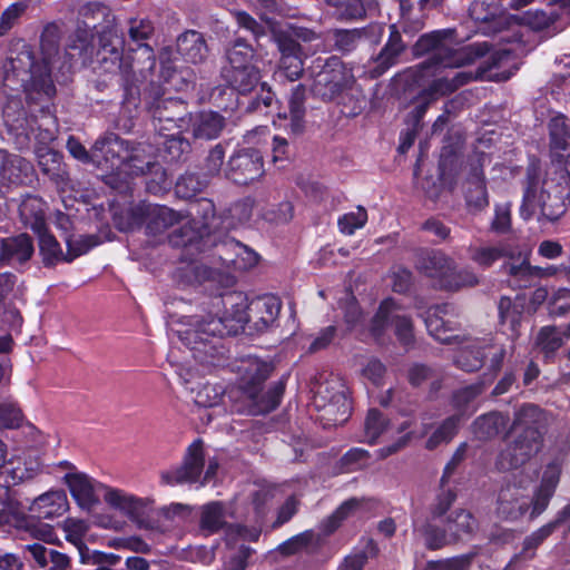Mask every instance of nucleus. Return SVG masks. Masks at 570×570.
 Returning <instances> with one entry per match:
<instances>
[{
  "instance_id": "nucleus-1",
  "label": "nucleus",
  "mask_w": 570,
  "mask_h": 570,
  "mask_svg": "<svg viewBox=\"0 0 570 570\" xmlns=\"http://www.w3.org/2000/svg\"><path fill=\"white\" fill-rule=\"evenodd\" d=\"M223 305V315L206 313L185 316V328L178 331L180 341L194 352L195 358L208 362L217 351V343L226 335H236L244 330L250 316L246 297L242 293H227L216 298L214 307Z\"/></svg>"
},
{
  "instance_id": "nucleus-2",
  "label": "nucleus",
  "mask_w": 570,
  "mask_h": 570,
  "mask_svg": "<svg viewBox=\"0 0 570 570\" xmlns=\"http://www.w3.org/2000/svg\"><path fill=\"white\" fill-rule=\"evenodd\" d=\"M3 86L11 91L23 90L29 105L51 99L56 87L50 71L42 62L35 61L32 48L19 41L10 51L4 65Z\"/></svg>"
},
{
  "instance_id": "nucleus-3",
  "label": "nucleus",
  "mask_w": 570,
  "mask_h": 570,
  "mask_svg": "<svg viewBox=\"0 0 570 570\" xmlns=\"http://www.w3.org/2000/svg\"><path fill=\"white\" fill-rule=\"evenodd\" d=\"M489 51L487 42H475L461 48H454L452 31L438 30L423 35L414 46L415 55H430L420 65L422 70L439 68H460L473 63Z\"/></svg>"
},
{
  "instance_id": "nucleus-4",
  "label": "nucleus",
  "mask_w": 570,
  "mask_h": 570,
  "mask_svg": "<svg viewBox=\"0 0 570 570\" xmlns=\"http://www.w3.org/2000/svg\"><path fill=\"white\" fill-rule=\"evenodd\" d=\"M273 370L274 365L271 362L256 356L244 357L237 364L239 390L248 401L250 414H265L279 405L285 391V383L282 380L272 384L264 394H261L262 385Z\"/></svg>"
},
{
  "instance_id": "nucleus-5",
  "label": "nucleus",
  "mask_w": 570,
  "mask_h": 570,
  "mask_svg": "<svg viewBox=\"0 0 570 570\" xmlns=\"http://www.w3.org/2000/svg\"><path fill=\"white\" fill-rule=\"evenodd\" d=\"M195 216L169 235V243L175 247L194 246L204 250L209 245H217L219 218L215 205L209 199H200L195 205Z\"/></svg>"
},
{
  "instance_id": "nucleus-6",
  "label": "nucleus",
  "mask_w": 570,
  "mask_h": 570,
  "mask_svg": "<svg viewBox=\"0 0 570 570\" xmlns=\"http://www.w3.org/2000/svg\"><path fill=\"white\" fill-rule=\"evenodd\" d=\"M569 204L570 191L559 185L546 183L540 191L530 185L524 191L520 214L524 219H530L539 213V220L557 222L564 215Z\"/></svg>"
},
{
  "instance_id": "nucleus-7",
  "label": "nucleus",
  "mask_w": 570,
  "mask_h": 570,
  "mask_svg": "<svg viewBox=\"0 0 570 570\" xmlns=\"http://www.w3.org/2000/svg\"><path fill=\"white\" fill-rule=\"evenodd\" d=\"M3 96L6 97L2 107V117L7 127L8 134L13 139L18 149H26L29 147L31 138L45 141L51 139L49 131L38 130L36 132V118L29 117L22 106L20 99V91H11L9 88H2Z\"/></svg>"
},
{
  "instance_id": "nucleus-8",
  "label": "nucleus",
  "mask_w": 570,
  "mask_h": 570,
  "mask_svg": "<svg viewBox=\"0 0 570 570\" xmlns=\"http://www.w3.org/2000/svg\"><path fill=\"white\" fill-rule=\"evenodd\" d=\"M541 446V433L537 429L529 428L500 452L495 466L500 471L518 469L525 464Z\"/></svg>"
},
{
  "instance_id": "nucleus-9",
  "label": "nucleus",
  "mask_w": 570,
  "mask_h": 570,
  "mask_svg": "<svg viewBox=\"0 0 570 570\" xmlns=\"http://www.w3.org/2000/svg\"><path fill=\"white\" fill-rule=\"evenodd\" d=\"M262 154L253 148L236 150L228 159L224 176L238 185H248L264 175Z\"/></svg>"
},
{
  "instance_id": "nucleus-10",
  "label": "nucleus",
  "mask_w": 570,
  "mask_h": 570,
  "mask_svg": "<svg viewBox=\"0 0 570 570\" xmlns=\"http://www.w3.org/2000/svg\"><path fill=\"white\" fill-rule=\"evenodd\" d=\"M154 126L157 132H184L189 129L190 114L187 105L178 98H167L157 101L153 107Z\"/></svg>"
},
{
  "instance_id": "nucleus-11",
  "label": "nucleus",
  "mask_w": 570,
  "mask_h": 570,
  "mask_svg": "<svg viewBox=\"0 0 570 570\" xmlns=\"http://www.w3.org/2000/svg\"><path fill=\"white\" fill-rule=\"evenodd\" d=\"M532 508V498L521 483L508 482L501 487L497 499V513L503 520L515 521Z\"/></svg>"
},
{
  "instance_id": "nucleus-12",
  "label": "nucleus",
  "mask_w": 570,
  "mask_h": 570,
  "mask_svg": "<svg viewBox=\"0 0 570 570\" xmlns=\"http://www.w3.org/2000/svg\"><path fill=\"white\" fill-rule=\"evenodd\" d=\"M511 58L508 50H497L491 53L485 61H483L475 72L472 71H458L451 77L455 90L460 87L471 82L472 80H491V81H505L511 77L510 71H493L503 67Z\"/></svg>"
},
{
  "instance_id": "nucleus-13",
  "label": "nucleus",
  "mask_w": 570,
  "mask_h": 570,
  "mask_svg": "<svg viewBox=\"0 0 570 570\" xmlns=\"http://www.w3.org/2000/svg\"><path fill=\"white\" fill-rule=\"evenodd\" d=\"M204 464L203 442L196 440L188 446L183 464L179 468L164 472L161 480L169 485L197 482Z\"/></svg>"
},
{
  "instance_id": "nucleus-14",
  "label": "nucleus",
  "mask_w": 570,
  "mask_h": 570,
  "mask_svg": "<svg viewBox=\"0 0 570 570\" xmlns=\"http://www.w3.org/2000/svg\"><path fill=\"white\" fill-rule=\"evenodd\" d=\"M393 325L395 335L403 345L413 341L412 321L400 313V307L391 298L383 301L373 318V331L381 332L387 325Z\"/></svg>"
},
{
  "instance_id": "nucleus-15",
  "label": "nucleus",
  "mask_w": 570,
  "mask_h": 570,
  "mask_svg": "<svg viewBox=\"0 0 570 570\" xmlns=\"http://www.w3.org/2000/svg\"><path fill=\"white\" fill-rule=\"evenodd\" d=\"M33 167L19 155L0 149V187L20 186L30 183Z\"/></svg>"
},
{
  "instance_id": "nucleus-16",
  "label": "nucleus",
  "mask_w": 570,
  "mask_h": 570,
  "mask_svg": "<svg viewBox=\"0 0 570 570\" xmlns=\"http://www.w3.org/2000/svg\"><path fill=\"white\" fill-rule=\"evenodd\" d=\"M128 149L125 140L111 134L95 142L94 155L98 165L104 161L107 168L125 171Z\"/></svg>"
},
{
  "instance_id": "nucleus-17",
  "label": "nucleus",
  "mask_w": 570,
  "mask_h": 570,
  "mask_svg": "<svg viewBox=\"0 0 570 570\" xmlns=\"http://www.w3.org/2000/svg\"><path fill=\"white\" fill-rule=\"evenodd\" d=\"M483 157L470 160L469 174L464 181V195L469 206L484 208L489 204L485 177L483 174Z\"/></svg>"
},
{
  "instance_id": "nucleus-18",
  "label": "nucleus",
  "mask_w": 570,
  "mask_h": 570,
  "mask_svg": "<svg viewBox=\"0 0 570 570\" xmlns=\"http://www.w3.org/2000/svg\"><path fill=\"white\" fill-rule=\"evenodd\" d=\"M561 463L557 460L548 463L543 470L541 482L532 497L530 518L540 515L549 505L561 475Z\"/></svg>"
},
{
  "instance_id": "nucleus-19",
  "label": "nucleus",
  "mask_w": 570,
  "mask_h": 570,
  "mask_svg": "<svg viewBox=\"0 0 570 570\" xmlns=\"http://www.w3.org/2000/svg\"><path fill=\"white\" fill-rule=\"evenodd\" d=\"M98 488L104 491V500L110 507L121 511L129 519L141 524L147 501L126 493L122 490L107 487L98 483Z\"/></svg>"
},
{
  "instance_id": "nucleus-20",
  "label": "nucleus",
  "mask_w": 570,
  "mask_h": 570,
  "mask_svg": "<svg viewBox=\"0 0 570 570\" xmlns=\"http://www.w3.org/2000/svg\"><path fill=\"white\" fill-rule=\"evenodd\" d=\"M453 259L441 250H429L420 255L416 267L421 274L430 278L433 286L441 288L450 269H453Z\"/></svg>"
},
{
  "instance_id": "nucleus-21",
  "label": "nucleus",
  "mask_w": 570,
  "mask_h": 570,
  "mask_svg": "<svg viewBox=\"0 0 570 570\" xmlns=\"http://www.w3.org/2000/svg\"><path fill=\"white\" fill-rule=\"evenodd\" d=\"M33 252V242L28 234L2 238L0 242V264H24L32 257Z\"/></svg>"
},
{
  "instance_id": "nucleus-22",
  "label": "nucleus",
  "mask_w": 570,
  "mask_h": 570,
  "mask_svg": "<svg viewBox=\"0 0 570 570\" xmlns=\"http://www.w3.org/2000/svg\"><path fill=\"white\" fill-rule=\"evenodd\" d=\"M187 217L188 214L176 212L167 206L144 204V219L148 233L153 235L165 232Z\"/></svg>"
},
{
  "instance_id": "nucleus-23",
  "label": "nucleus",
  "mask_w": 570,
  "mask_h": 570,
  "mask_svg": "<svg viewBox=\"0 0 570 570\" xmlns=\"http://www.w3.org/2000/svg\"><path fill=\"white\" fill-rule=\"evenodd\" d=\"M148 146L138 144L128 149V156L125 163V171L129 175L139 176L147 173H154L159 181L165 179V173L159 163H157L150 153H147Z\"/></svg>"
},
{
  "instance_id": "nucleus-24",
  "label": "nucleus",
  "mask_w": 570,
  "mask_h": 570,
  "mask_svg": "<svg viewBox=\"0 0 570 570\" xmlns=\"http://www.w3.org/2000/svg\"><path fill=\"white\" fill-rule=\"evenodd\" d=\"M390 37L385 46L368 67V73L372 78L382 76L390 67L396 63L399 56L405 49L401 35L396 27H390Z\"/></svg>"
},
{
  "instance_id": "nucleus-25",
  "label": "nucleus",
  "mask_w": 570,
  "mask_h": 570,
  "mask_svg": "<svg viewBox=\"0 0 570 570\" xmlns=\"http://www.w3.org/2000/svg\"><path fill=\"white\" fill-rule=\"evenodd\" d=\"M65 481L71 495L82 509L90 510L99 502L96 491L101 489L87 474L80 472L67 473Z\"/></svg>"
},
{
  "instance_id": "nucleus-26",
  "label": "nucleus",
  "mask_w": 570,
  "mask_h": 570,
  "mask_svg": "<svg viewBox=\"0 0 570 570\" xmlns=\"http://www.w3.org/2000/svg\"><path fill=\"white\" fill-rule=\"evenodd\" d=\"M189 129L195 139L212 140L223 132L226 120L216 111H202L190 115Z\"/></svg>"
},
{
  "instance_id": "nucleus-27",
  "label": "nucleus",
  "mask_w": 570,
  "mask_h": 570,
  "mask_svg": "<svg viewBox=\"0 0 570 570\" xmlns=\"http://www.w3.org/2000/svg\"><path fill=\"white\" fill-rule=\"evenodd\" d=\"M226 509L222 502H210L202 507L199 525L200 530L208 534L226 529L228 534L240 533V527L228 524L226 520Z\"/></svg>"
},
{
  "instance_id": "nucleus-28",
  "label": "nucleus",
  "mask_w": 570,
  "mask_h": 570,
  "mask_svg": "<svg viewBox=\"0 0 570 570\" xmlns=\"http://www.w3.org/2000/svg\"><path fill=\"white\" fill-rule=\"evenodd\" d=\"M24 551L29 554L28 560L43 570H68L69 558L53 549H49L41 543L27 544Z\"/></svg>"
},
{
  "instance_id": "nucleus-29",
  "label": "nucleus",
  "mask_w": 570,
  "mask_h": 570,
  "mask_svg": "<svg viewBox=\"0 0 570 570\" xmlns=\"http://www.w3.org/2000/svg\"><path fill=\"white\" fill-rule=\"evenodd\" d=\"M342 79L341 69L326 65L315 75L311 90L323 100H332L342 90Z\"/></svg>"
},
{
  "instance_id": "nucleus-30",
  "label": "nucleus",
  "mask_w": 570,
  "mask_h": 570,
  "mask_svg": "<svg viewBox=\"0 0 570 570\" xmlns=\"http://www.w3.org/2000/svg\"><path fill=\"white\" fill-rule=\"evenodd\" d=\"M177 51L186 61L199 63L207 57L208 48L200 32L189 30L178 37Z\"/></svg>"
},
{
  "instance_id": "nucleus-31",
  "label": "nucleus",
  "mask_w": 570,
  "mask_h": 570,
  "mask_svg": "<svg viewBox=\"0 0 570 570\" xmlns=\"http://www.w3.org/2000/svg\"><path fill=\"white\" fill-rule=\"evenodd\" d=\"M254 205L255 203L252 198H244L234 203L226 213L217 216L219 218L218 235L220 236L229 229L249 222L253 216Z\"/></svg>"
},
{
  "instance_id": "nucleus-32",
  "label": "nucleus",
  "mask_w": 570,
  "mask_h": 570,
  "mask_svg": "<svg viewBox=\"0 0 570 570\" xmlns=\"http://www.w3.org/2000/svg\"><path fill=\"white\" fill-rule=\"evenodd\" d=\"M470 258L476 265L483 268H489L497 261L509 257L514 258V250L507 243H499L497 245L484 246H469Z\"/></svg>"
},
{
  "instance_id": "nucleus-33",
  "label": "nucleus",
  "mask_w": 570,
  "mask_h": 570,
  "mask_svg": "<svg viewBox=\"0 0 570 570\" xmlns=\"http://www.w3.org/2000/svg\"><path fill=\"white\" fill-rule=\"evenodd\" d=\"M445 523L451 543L470 537L478 528V522L472 513L463 509L450 513Z\"/></svg>"
},
{
  "instance_id": "nucleus-34",
  "label": "nucleus",
  "mask_w": 570,
  "mask_h": 570,
  "mask_svg": "<svg viewBox=\"0 0 570 570\" xmlns=\"http://www.w3.org/2000/svg\"><path fill=\"white\" fill-rule=\"evenodd\" d=\"M224 79L237 92L246 95L250 92L259 81V71L253 67H228L224 70Z\"/></svg>"
},
{
  "instance_id": "nucleus-35",
  "label": "nucleus",
  "mask_w": 570,
  "mask_h": 570,
  "mask_svg": "<svg viewBox=\"0 0 570 570\" xmlns=\"http://www.w3.org/2000/svg\"><path fill=\"white\" fill-rule=\"evenodd\" d=\"M67 507L66 494L61 491H51L36 498L30 505V511L38 518L51 519L61 514Z\"/></svg>"
},
{
  "instance_id": "nucleus-36",
  "label": "nucleus",
  "mask_w": 570,
  "mask_h": 570,
  "mask_svg": "<svg viewBox=\"0 0 570 570\" xmlns=\"http://www.w3.org/2000/svg\"><path fill=\"white\" fill-rule=\"evenodd\" d=\"M502 269L511 277V281L520 288L530 287L538 279V266L530 265L529 261L519 257L518 261H509L502 265Z\"/></svg>"
},
{
  "instance_id": "nucleus-37",
  "label": "nucleus",
  "mask_w": 570,
  "mask_h": 570,
  "mask_svg": "<svg viewBox=\"0 0 570 570\" xmlns=\"http://www.w3.org/2000/svg\"><path fill=\"white\" fill-rule=\"evenodd\" d=\"M305 99H306V88L304 85H296L292 91L288 99V109H289V129L294 135H299L305 129Z\"/></svg>"
},
{
  "instance_id": "nucleus-38",
  "label": "nucleus",
  "mask_w": 570,
  "mask_h": 570,
  "mask_svg": "<svg viewBox=\"0 0 570 570\" xmlns=\"http://www.w3.org/2000/svg\"><path fill=\"white\" fill-rule=\"evenodd\" d=\"M563 333H560L556 325L542 326L535 336L534 345L543 355V360L549 363L556 356V353L563 345Z\"/></svg>"
},
{
  "instance_id": "nucleus-39",
  "label": "nucleus",
  "mask_w": 570,
  "mask_h": 570,
  "mask_svg": "<svg viewBox=\"0 0 570 570\" xmlns=\"http://www.w3.org/2000/svg\"><path fill=\"white\" fill-rule=\"evenodd\" d=\"M100 42L101 47L97 55L101 67L108 72L119 69L124 75L128 76L131 72V65L124 61L121 51L112 46L106 36L100 38Z\"/></svg>"
},
{
  "instance_id": "nucleus-40",
  "label": "nucleus",
  "mask_w": 570,
  "mask_h": 570,
  "mask_svg": "<svg viewBox=\"0 0 570 570\" xmlns=\"http://www.w3.org/2000/svg\"><path fill=\"white\" fill-rule=\"evenodd\" d=\"M281 308V301L274 296H266L254 303L256 330L263 332L269 328L277 321Z\"/></svg>"
},
{
  "instance_id": "nucleus-41",
  "label": "nucleus",
  "mask_w": 570,
  "mask_h": 570,
  "mask_svg": "<svg viewBox=\"0 0 570 570\" xmlns=\"http://www.w3.org/2000/svg\"><path fill=\"white\" fill-rule=\"evenodd\" d=\"M366 28L334 29L328 32L327 40L333 42L335 50L347 53L355 50L363 38L367 36Z\"/></svg>"
},
{
  "instance_id": "nucleus-42",
  "label": "nucleus",
  "mask_w": 570,
  "mask_h": 570,
  "mask_svg": "<svg viewBox=\"0 0 570 570\" xmlns=\"http://www.w3.org/2000/svg\"><path fill=\"white\" fill-rule=\"evenodd\" d=\"M507 425L505 417L498 412H490L478 417L472 424V432L479 440L497 436Z\"/></svg>"
},
{
  "instance_id": "nucleus-43",
  "label": "nucleus",
  "mask_w": 570,
  "mask_h": 570,
  "mask_svg": "<svg viewBox=\"0 0 570 570\" xmlns=\"http://www.w3.org/2000/svg\"><path fill=\"white\" fill-rule=\"evenodd\" d=\"M43 203L32 195H27L19 205V215L24 226L40 230L43 226Z\"/></svg>"
},
{
  "instance_id": "nucleus-44",
  "label": "nucleus",
  "mask_w": 570,
  "mask_h": 570,
  "mask_svg": "<svg viewBox=\"0 0 570 570\" xmlns=\"http://www.w3.org/2000/svg\"><path fill=\"white\" fill-rule=\"evenodd\" d=\"M550 148L556 154L566 151L569 147L570 125L563 115H557L549 121Z\"/></svg>"
},
{
  "instance_id": "nucleus-45",
  "label": "nucleus",
  "mask_w": 570,
  "mask_h": 570,
  "mask_svg": "<svg viewBox=\"0 0 570 570\" xmlns=\"http://www.w3.org/2000/svg\"><path fill=\"white\" fill-rule=\"evenodd\" d=\"M65 243L67 245L66 262L70 263L77 257L87 254L90 249L101 244L98 235H73L66 233Z\"/></svg>"
},
{
  "instance_id": "nucleus-46",
  "label": "nucleus",
  "mask_w": 570,
  "mask_h": 570,
  "mask_svg": "<svg viewBox=\"0 0 570 570\" xmlns=\"http://www.w3.org/2000/svg\"><path fill=\"white\" fill-rule=\"evenodd\" d=\"M40 48L42 63L51 72L56 63V57L59 55V30L56 24L51 23L45 27L40 38Z\"/></svg>"
},
{
  "instance_id": "nucleus-47",
  "label": "nucleus",
  "mask_w": 570,
  "mask_h": 570,
  "mask_svg": "<svg viewBox=\"0 0 570 570\" xmlns=\"http://www.w3.org/2000/svg\"><path fill=\"white\" fill-rule=\"evenodd\" d=\"M364 502V499L351 498L344 501L330 517L321 523V529L324 534L333 533L341 523L358 510Z\"/></svg>"
},
{
  "instance_id": "nucleus-48",
  "label": "nucleus",
  "mask_w": 570,
  "mask_h": 570,
  "mask_svg": "<svg viewBox=\"0 0 570 570\" xmlns=\"http://www.w3.org/2000/svg\"><path fill=\"white\" fill-rule=\"evenodd\" d=\"M434 520L428 518L424 523L419 525L414 523V531L419 532L425 541V544L429 549L435 550L440 549L446 544H450L449 532L446 531V523L444 522V527L440 528L433 524Z\"/></svg>"
},
{
  "instance_id": "nucleus-49",
  "label": "nucleus",
  "mask_w": 570,
  "mask_h": 570,
  "mask_svg": "<svg viewBox=\"0 0 570 570\" xmlns=\"http://www.w3.org/2000/svg\"><path fill=\"white\" fill-rule=\"evenodd\" d=\"M332 6L336 8L341 19L355 20L373 10L376 7V0H334Z\"/></svg>"
},
{
  "instance_id": "nucleus-50",
  "label": "nucleus",
  "mask_w": 570,
  "mask_h": 570,
  "mask_svg": "<svg viewBox=\"0 0 570 570\" xmlns=\"http://www.w3.org/2000/svg\"><path fill=\"white\" fill-rule=\"evenodd\" d=\"M164 138L161 142L166 155L170 160H180L184 156L188 155L191 150L190 142L178 130L158 132Z\"/></svg>"
},
{
  "instance_id": "nucleus-51",
  "label": "nucleus",
  "mask_w": 570,
  "mask_h": 570,
  "mask_svg": "<svg viewBox=\"0 0 570 570\" xmlns=\"http://www.w3.org/2000/svg\"><path fill=\"white\" fill-rule=\"evenodd\" d=\"M39 250L42 263L47 267L55 266L59 262H66V254L53 235L41 232L39 235Z\"/></svg>"
},
{
  "instance_id": "nucleus-52",
  "label": "nucleus",
  "mask_w": 570,
  "mask_h": 570,
  "mask_svg": "<svg viewBox=\"0 0 570 570\" xmlns=\"http://www.w3.org/2000/svg\"><path fill=\"white\" fill-rule=\"evenodd\" d=\"M390 426L387 417L379 410L371 409L364 421V439L362 441L374 444Z\"/></svg>"
},
{
  "instance_id": "nucleus-53",
  "label": "nucleus",
  "mask_w": 570,
  "mask_h": 570,
  "mask_svg": "<svg viewBox=\"0 0 570 570\" xmlns=\"http://www.w3.org/2000/svg\"><path fill=\"white\" fill-rule=\"evenodd\" d=\"M128 36L129 39L137 43L139 48H144L153 56V49L145 41L148 40L154 33V24L149 19L130 18L128 21Z\"/></svg>"
},
{
  "instance_id": "nucleus-54",
  "label": "nucleus",
  "mask_w": 570,
  "mask_h": 570,
  "mask_svg": "<svg viewBox=\"0 0 570 570\" xmlns=\"http://www.w3.org/2000/svg\"><path fill=\"white\" fill-rule=\"evenodd\" d=\"M479 283L478 276L471 269H458L453 262V269H450L440 289L455 292L464 287H472Z\"/></svg>"
},
{
  "instance_id": "nucleus-55",
  "label": "nucleus",
  "mask_w": 570,
  "mask_h": 570,
  "mask_svg": "<svg viewBox=\"0 0 570 570\" xmlns=\"http://www.w3.org/2000/svg\"><path fill=\"white\" fill-rule=\"evenodd\" d=\"M114 224L120 232H130L145 223L144 204L130 207L125 210L115 212Z\"/></svg>"
},
{
  "instance_id": "nucleus-56",
  "label": "nucleus",
  "mask_w": 570,
  "mask_h": 570,
  "mask_svg": "<svg viewBox=\"0 0 570 570\" xmlns=\"http://www.w3.org/2000/svg\"><path fill=\"white\" fill-rule=\"evenodd\" d=\"M229 67H253L254 49L244 39L237 38L226 51Z\"/></svg>"
},
{
  "instance_id": "nucleus-57",
  "label": "nucleus",
  "mask_w": 570,
  "mask_h": 570,
  "mask_svg": "<svg viewBox=\"0 0 570 570\" xmlns=\"http://www.w3.org/2000/svg\"><path fill=\"white\" fill-rule=\"evenodd\" d=\"M460 415H452L432 433L426 441V449L434 450L442 443H449L459 430Z\"/></svg>"
},
{
  "instance_id": "nucleus-58",
  "label": "nucleus",
  "mask_w": 570,
  "mask_h": 570,
  "mask_svg": "<svg viewBox=\"0 0 570 570\" xmlns=\"http://www.w3.org/2000/svg\"><path fill=\"white\" fill-rule=\"evenodd\" d=\"M484 356L481 345L464 347L455 356V364L465 372H474L483 366Z\"/></svg>"
},
{
  "instance_id": "nucleus-59",
  "label": "nucleus",
  "mask_w": 570,
  "mask_h": 570,
  "mask_svg": "<svg viewBox=\"0 0 570 570\" xmlns=\"http://www.w3.org/2000/svg\"><path fill=\"white\" fill-rule=\"evenodd\" d=\"M194 402L202 407H215L224 399L225 390L219 384H203L194 391Z\"/></svg>"
},
{
  "instance_id": "nucleus-60",
  "label": "nucleus",
  "mask_w": 570,
  "mask_h": 570,
  "mask_svg": "<svg viewBox=\"0 0 570 570\" xmlns=\"http://www.w3.org/2000/svg\"><path fill=\"white\" fill-rule=\"evenodd\" d=\"M500 0H474L470 6V17L476 22H490L500 14Z\"/></svg>"
},
{
  "instance_id": "nucleus-61",
  "label": "nucleus",
  "mask_w": 570,
  "mask_h": 570,
  "mask_svg": "<svg viewBox=\"0 0 570 570\" xmlns=\"http://www.w3.org/2000/svg\"><path fill=\"white\" fill-rule=\"evenodd\" d=\"M225 159V149L222 144L215 145L208 151L202 166V175L207 180L218 177L222 173V167Z\"/></svg>"
},
{
  "instance_id": "nucleus-62",
  "label": "nucleus",
  "mask_w": 570,
  "mask_h": 570,
  "mask_svg": "<svg viewBox=\"0 0 570 570\" xmlns=\"http://www.w3.org/2000/svg\"><path fill=\"white\" fill-rule=\"evenodd\" d=\"M208 184V180L199 178L196 174L183 175L176 183V194L181 198H190L200 193Z\"/></svg>"
},
{
  "instance_id": "nucleus-63",
  "label": "nucleus",
  "mask_w": 570,
  "mask_h": 570,
  "mask_svg": "<svg viewBox=\"0 0 570 570\" xmlns=\"http://www.w3.org/2000/svg\"><path fill=\"white\" fill-rule=\"evenodd\" d=\"M0 478L4 479L8 490L11 484L14 485L27 481L28 472L23 468L22 458L18 456L9 462L4 461L3 465L0 466Z\"/></svg>"
},
{
  "instance_id": "nucleus-64",
  "label": "nucleus",
  "mask_w": 570,
  "mask_h": 570,
  "mask_svg": "<svg viewBox=\"0 0 570 570\" xmlns=\"http://www.w3.org/2000/svg\"><path fill=\"white\" fill-rule=\"evenodd\" d=\"M304 71L303 56H285L281 57L278 71L276 76L279 79L288 81H296L299 79Z\"/></svg>"
}]
</instances>
